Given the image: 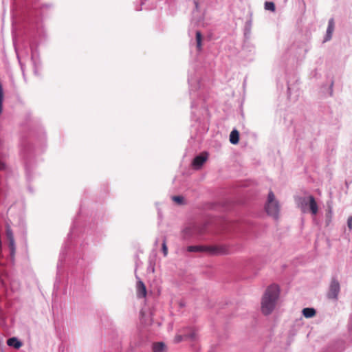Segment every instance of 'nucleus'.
<instances>
[{"label": "nucleus", "instance_id": "nucleus-1", "mask_svg": "<svg viewBox=\"0 0 352 352\" xmlns=\"http://www.w3.org/2000/svg\"><path fill=\"white\" fill-rule=\"evenodd\" d=\"M76 221L73 223L70 232L67 236V241L65 242L60 252L57 263L56 277L54 283V288L56 289H59L60 284L62 281L64 265L65 263L66 256L67 254L69 257V261L70 264L73 265L76 263L80 269L85 266L82 251L85 249V246L87 243L82 242L78 244V240L76 242V243L75 247H73L72 243L73 236H76Z\"/></svg>", "mask_w": 352, "mask_h": 352}, {"label": "nucleus", "instance_id": "nucleus-2", "mask_svg": "<svg viewBox=\"0 0 352 352\" xmlns=\"http://www.w3.org/2000/svg\"><path fill=\"white\" fill-rule=\"evenodd\" d=\"M188 82L189 85V92L191 98V109H196L201 102H204L206 98L204 96V85L199 78L194 73L188 72ZM192 117L196 122H201V118L196 115L195 111H192Z\"/></svg>", "mask_w": 352, "mask_h": 352}, {"label": "nucleus", "instance_id": "nucleus-3", "mask_svg": "<svg viewBox=\"0 0 352 352\" xmlns=\"http://www.w3.org/2000/svg\"><path fill=\"white\" fill-rule=\"evenodd\" d=\"M19 155L23 161L26 177L28 181L32 179L34 169L36 166L35 150L29 139H22L20 144Z\"/></svg>", "mask_w": 352, "mask_h": 352}, {"label": "nucleus", "instance_id": "nucleus-4", "mask_svg": "<svg viewBox=\"0 0 352 352\" xmlns=\"http://www.w3.org/2000/svg\"><path fill=\"white\" fill-rule=\"evenodd\" d=\"M280 289L277 285H270L265 290L261 300V311L268 316L274 311L279 298Z\"/></svg>", "mask_w": 352, "mask_h": 352}, {"label": "nucleus", "instance_id": "nucleus-5", "mask_svg": "<svg viewBox=\"0 0 352 352\" xmlns=\"http://www.w3.org/2000/svg\"><path fill=\"white\" fill-rule=\"evenodd\" d=\"M206 223H190L182 230V237L184 240L199 239L206 232Z\"/></svg>", "mask_w": 352, "mask_h": 352}, {"label": "nucleus", "instance_id": "nucleus-6", "mask_svg": "<svg viewBox=\"0 0 352 352\" xmlns=\"http://www.w3.org/2000/svg\"><path fill=\"white\" fill-rule=\"evenodd\" d=\"M187 251L190 252H206L210 254H226L228 253L226 247L217 245H189L187 247Z\"/></svg>", "mask_w": 352, "mask_h": 352}, {"label": "nucleus", "instance_id": "nucleus-7", "mask_svg": "<svg viewBox=\"0 0 352 352\" xmlns=\"http://www.w3.org/2000/svg\"><path fill=\"white\" fill-rule=\"evenodd\" d=\"M38 0H30V3H32V9L36 11V14L43 17L45 14V11L50 10L52 8V4L45 3V4H37Z\"/></svg>", "mask_w": 352, "mask_h": 352}, {"label": "nucleus", "instance_id": "nucleus-8", "mask_svg": "<svg viewBox=\"0 0 352 352\" xmlns=\"http://www.w3.org/2000/svg\"><path fill=\"white\" fill-rule=\"evenodd\" d=\"M340 290V287L339 282L336 279L333 278L329 286V292L327 294L328 298L329 299L336 300L338 299Z\"/></svg>", "mask_w": 352, "mask_h": 352}, {"label": "nucleus", "instance_id": "nucleus-9", "mask_svg": "<svg viewBox=\"0 0 352 352\" xmlns=\"http://www.w3.org/2000/svg\"><path fill=\"white\" fill-rule=\"evenodd\" d=\"M344 349V342L342 340H337L331 342L322 352H342Z\"/></svg>", "mask_w": 352, "mask_h": 352}, {"label": "nucleus", "instance_id": "nucleus-10", "mask_svg": "<svg viewBox=\"0 0 352 352\" xmlns=\"http://www.w3.org/2000/svg\"><path fill=\"white\" fill-rule=\"evenodd\" d=\"M265 210L268 215L277 219L279 213V205L278 201H274L270 206V204H265Z\"/></svg>", "mask_w": 352, "mask_h": 352}, {"label": "nucleus", "instance_id": "nucleus-11", "mask_svg": "<svg viewBox=\"0 0 352 352\" xmlns=\"http://www.w3.org/2000/svg\"><path fill=\"white\" fill-rule=\"evenodd\" d=\"M208 158L207 154L201 153L195 157L192 162V166L195 169H199Z\"/></svg>", "mask_w": 352, "mask_h": 352}, {"label": "nucleus", "instance_id": "nucleus-12", "mask_svg": "<svg viewBox=\"0 0 352 352\" xmlns=\"http://www.w3.org/2000/svg\"><path fill=\"white\" fill-rule=\"evenodd\" d=\"M300 95L298 88L296 87H292L289 83L287 84V96L288 98L292 101H296L298 100Z\"/></svg>", "mask_w": 352, "mask_h": 352}, {"label": "nucleus", "instance_id": "nucleus-13", "mask_svg": "<svg viewBox=\"0 0 352 352\" xmlns=\"http://www.w3.org/2000/svg\"><path fill=\"white\" fill-rule=\"evenodd\" d=\"M136 278L138 280L137 283V296L138 298H144L146 295V286L137 275Z\"/></svg>", "mask_w": 352, "mask_h": 352}, {"label": "nucleus", "instance_id": "nucleus-14", "mask_svg": "<svg viewBox=\"0 0 352 352\" xmlns=\"http://www.w3.org/2000/svg\"><path fill=\"white\" fill-rule=\"evenodd\" d=\"M243 52L247 53L248 56H253L255 54V47L250 40H244Z\"/></svg>", "mask_w": 352, "mask_h": 352}, {"label": "nucleus", "instance_id": "nucleus-15", "mask_svg": "<svg viewBox=\"0 0 352 352\" xmlns=\"http://www.w3.org/2000/svg\"><path fill=\"white\" fill-rule=\"evenodd\" d=\"M335 23L333 19H330L328 21V26L326 32V35L324 38V42L331 40L334 30Z\"/></svg>", "mask_w": 352, "mask_h": 352}, {"label": "nucleus", "instance_id": "nucleus-16", "mask_svg": "<svg viewBox=\"0 0 352 352\" xmlns=\"http://www.w3.org/2000/svg\"><path fill=\"white\" fill-rule=\"evenodd\" d=\"M309 207L312 214L315 215L318 211V207L314 196L310 195L308 197Z\"/></svg>", "mask_w": 352, "mask_h": 352}, {"label": "nucleus", "instance_id": "nucleus-17", "mask_svg": "<svg viewBox=\"0 0 352 352\" xmlns=\"http://www.w3.org/2000/svg\"><path fill=\"white\" fill-rule=\"evenodd\" d=\"M252 25V22L251 19L246 21L245 25H244V30H243L244 37H245V39H246V40H250V38Z\"/></svg>", "mask_w": 352, "mask_h": 352}, {"label": "nucleus", "instance_id": "nucleus-18", "mask_svg": "<svg viewBox=\"0 0 352 352\" xmlns=\"http://www.w3.org/2000/svg\"><path fill=\"white\" fill-rule=\"evenodd\" d=\"M7 344L9 346L13 347L16 349H19L22 346L23 344L16 337H12L8 339Z\"/></svg>", "mask_w": 352, "mask_h": 352}, {"label": "nucleus", "instance_id": "nucleus-19", "mask_svg": "<svg viewBox=\"0 0 352 352\" xmlns=\"http://www.w3.org/2000/svg\"><path fill=\"white\" fill-rule=\"evenodd\" d=\"M196 338V333L195 331L191 330L190 333H185L184 335H178L175 337V342H179L182 341L184 339L189 338L191 340H194Z\"/></svg>", "mask_w": 352, "mask_h": 352}, {"label": "nucleus", "instance_id": "nucleus-20", "mask_svg": "<svg viewBox=\"0 0 352 352\" xmlns=\"http://www.w3.org/2000/svg\"><path fill=\"white\" fill-rule=\"evenodd\" d=\"M239 141V133L236 129H233L230 134V142L232 144H236Z\"/></svg>", "mask_w": 352, "mask_h": 352}, {"label": "nucleus", "instance_id": "nucleus-21", "mask_svg": "<svg viewBox=\"0 0 352 352\" xmlns=\"http://www.w3.org/2000/svg\"><path fill=\"white\" fill-rule=\"evenodd\" d=\"M302 313L306 318H310L316 315V311L314 308L306 307L302 309Z\"/></svg>", "mask_w": 352, "mask_h": 352}, {"label": "nucleus", "instance_id": "nucleus-22", "mask_svg": "<svg viewBox=\"0 0 352 352\" xmlns=\"http://www.w3.org/2000/svg\"><path fill=\"white\" fill-rule=\"evenodd\" d=\"M166 347L164 343L160 342H155L153 344V351L154 352H162Z\"/></svg>", "mask_w": 352, "mask_h": 352}, {"label": "nucleus", "instance_id": "nucleus-23", "mask_svg": "<svg viewBox=\"0 0 352 352\" xmlns=\"http://www.w3.org/2000/svg\"><path fill=\"white\" fill-rule=\"evenodd\" d=\"M196 43L197 51L199 52L201 50L202 46V35L200 31L196 32Z\"/></svg>", "mask_w": 352, "mask_h": 352}, {"label": "nucleus", "instance_id": "nucleus-24", "mask_svg": "<svg viewBox=\"0 0 352 352\" xmlns=\"http://www.w3.org/2000/svg\"><path fill=\"white\" fill-rule=\"evenodd\" d=\"M171 199L173 201H175L177 205L182 206L185 204V200L183 196L177 195V196H172Z\"/></svg>", "mask_w": 352, "mask_h": 352}, {"label": "nucleus", "instance_id": "nucleus-25", "mask_svg": "<svg viewBox=\"0 0 352 352\" xmlns=\"http://www.w3.org/2000/svg\"><path fill=\"white\" fill-rule=\"evenodd\" d=\"M8 246H9V248L10 250L11 256H14L15 254V251H16V245H15L14 239L8 240Z\"/></svg>", "mask_w": 352, "mask_h": 352}, {"label": "nucleus", "instance_id": "nucleus-26", "mask_svg": "<svg viewBox=\"0 0 352 352\" xmlns=\"http://www.w3.org/2000/svg\"><path fill=\"white\" fill-rule=\"evenodd\" d=\"M265 9L266 10L274 12L276 10L275 4L272 1H266L265 3Z\"/></svg>", "mask_w": 352, "mask_h": 352}, {"label": "nucleus", "instance_id": "nucleus-27", "mask_svg": "<svg viewBox=\"0 0 352 352\" xmlns=\"http://www.w3.org/2000/svg\"><path fill=\"white\" fill-rule=\"evenodd\" d=\"M348 331L349 341L352 342V314L350 316L349 323H348Z\"/></svg>", "mask_w": 352, "mask_h": 352}, {"label": "nucleus", "instance_id": "nucleus-28", "mask_svg": "<svg viewBox=\"0 0 352 352\" xmlns=\"http://www.w3.org/2000/svg\"><path fill=\"white\" fill-rule=\"evenodd\" d=\"M299 204H300L303 212H305L304 208L309 204L308 197H302L300 199Z\"/></svg>", "mask_w": 352, "mask_h": 352}, {"label": "nucleus", "instance_id": "nucleus-29", "mask_svg": "<svg viewBox=\"0 0 352 352\" xmlns=\"http://www.w3.org/2000/svg\"><path fill=\"white\" fill-rule=\"evenodd\" d=\"M6 236L8 240L14 239L12 230L9 225H6Z\"/></svg>", "mask_w": 352, "mask_h": 352}, {"label": "nucleus", "instance_id": "nucleus-30", "mask_svg": "<svg viewBox=\"0 0 352 352\" xmlns=\"http://www.w3.org/2000/svg\"><path fill=\"white\" fill-rule=\"evenodd\" d=\"M276 201L275 200V196L272 191H270L267 196V202L266 204H270V206L272 204V202Z\"/></svg>", "mask_w": 352, "mask_h": 352}, {"label": "nucleus", "instance_id": "nucleus-31", "mask_svg": "<svg viewBox=\"0 0 352 352\" xmlns=\"http://www.w3.org/2000/svg\"><path fill=\"white\" fill-rule=\"evenodd\" d=\"M162 250L164 256H166L168 254V248L166 245V239H164V240H163V243L162 244Z\"/></svg>", "mask_w": 352, "mask_h": 352}, {"label": "nucleus", "instance_id": "nucleus-32", "mask_svg": "<svg viewBox=\"0 0 352 352\" xmlns=\"http://www.w3.org/2000/svg\"><path fill=\"white\" fill-rule=\"evenodd\" d=\"M347 226L350 230H352V216H350L347 220Z\"/></svg>", "mask_w": 352, "mask_h": 352}, {"label": "nucleus", "instance_id": "nucleus-33", "mask_svg": "<svg viewBox=\"0 0 352 352\" xmlns=\"http://www.w3.org/2000/svg\"><path fill=\"white\" fill-rule=\"evenodd\" d=\"M333 81L332 80L330 83V85H329V95L330 96H333Z\"/></svg>", "mask_w": 352, "mask_h": 352}, {"label": "nucleus", "instance_id": "nucleus-34", "mask_svg": "<svg viewBox=\"0 0 352 352\" xmlns=\"http://www.w3.org/2000/svg\"><path fill=\"white\" fill-rule=\"evenodd\" d=\"M83 281V280H81L80 278L79 280H78L77 281H75V284H78V285H80L82 282Z\"/></svg>", "mask_w": 352, "mask_h": 352}, {"label": "nucleus", "instance_id": "nucleus-35", "mask_svg": "<svg viewBox=\"0 0 352 352\" xmlns=\"http://www.w3.org/2000/svg\"><path fill=\"white\" fill-rule=\"evenodd\" d=\"M201 109H202V111H205V112H206V111H207V109H206V108L205 104H203V105L201 104Z\"/></svg>", "mask_w": 352, "mask_h": 352}, {"label": "nucleus", "instance_id": "nucleus-36", "mask_svg": "<svg viewBox=\"0 0 352 352\" xmlns=\"http://www.w3.org/2000/svg\"><path fill=\"white\" fill-rule=\"evenodd\" d=\"M3 184H0V193H2L3 192Z\"/></svg>", "mask_w": 352, "mask_h": 352}, {"label": "nucleus", "instance_id": "nucleus-37", "mask_svg": "<svg viewBox=\"0 0 352 352\" xmlns=\"http://www.w3.org/2000/svg\"><path fill=\"white\" fill-rule=\"evenodd\" d=\"M194 3H195V7L197 8V7H198V3H197V1H194Z\"/></svg>", "mask_w": 352, "mask_h": 352}, {"label": "nucleus", "instance_id": "nucleus-38", "mask_svg": "<svg viewBox=\"0 0 352 352\" xmlns=\"http://www.w3.org/2000/svg\"><path fill=\"white\" fill-rule=\"evenodd\" d=\"M151 270H152L153 272H154V267H151Z\"/></svg>", "mask_w": 352, "mask_h": 352}, {"label": "nucleus", "instance_id": "nucleus-39", "mask_svg": "<svg viewBox=\"0 0 352 352\" xmlns=\"http://www.w3.org/2000/svg\"><path fill=\"white\" fill-rule=\"evenodd\" d=\"M44 139V137H41V141H42Z\"/></svg>", "mask_w": 352, "mask_h": 352}, {"label": "nucleus", "instance_id": "nucleus-40", "mask_svg": "<svg viewBox=\"0 0 352 352\" xmlns=\"http://www.w3.org/2000/svg\"><path fill=\"white\" fill-rule=\"evenodd\" d=\"M142 10V8H140V9H139V8H138V9H137V10H138V11H140V10Z\"/></svg>", "mask_w": 352, "mask_h": 352}, {"label": "nucleus", "instance_id": "nucleus-41", "mask_svg": "<svg viewBox=\"0 0 352 352\" xmlns=\"http://www.w3.org/2000/svg\"><path fill=\"white\" fill-rule=\"evenodd\" d=\"M0 184H2L1 182H0Z\"/></svg>", "mask_w": 352, "mask_h": 352}]
</instances>
